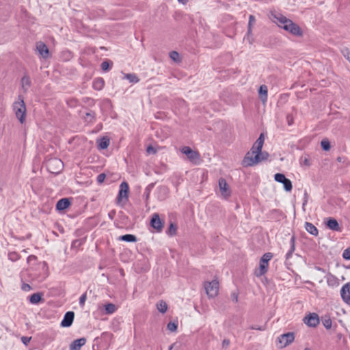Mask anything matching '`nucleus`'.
<instances>
[{
	"label": "nucleus",
	"instance_id": "nucleus-43",
	"mask_svg": "<svg viewBox=\"0 0 350 350\" xmlns=\"http://www.w3.org/2000/svg\"><path fill=\"white\" fill-rule=\"evenodd\" d=\"M105 174H100L98 176H97V182L98 183H103V181L105 180Z\"/></svg>",
	"mask_w": 350,
	"mask_h": 350
},
{
	"label": "nucleus",
	"instance_id": "nucleus-33",
	"mask_svg": "<svg viewBox=\"0 0 350 350\" xmlns=\"http://www.w3.org/2000/svg\"><path fill=\"white\" fill-rule=\"evenodd\" d=\"M321 145L324 150H329L330 149L329 142L327 139L322 140L321 142Z\"/></svg>",
	"mask_w": 350,
	"mask_h": 350
},
{
	"label": "nucleus",
	"instance_id": "nucleus-17",
	"mask_svg": "<svg viewBox=\"0 0 350 350\" xmlns=\"http://www.w3.org/2000/svg\"><path fill=\"white\" fill-rule=\"evenodd\" d=\"M75 317V313L72 311L67 312L64 317L63 320L61 322V326L63 327H70L73 322Z\"/></svg>",
	"mask_w": 350,
	"mask_h": 350
},
{
	"label": "nucleus",
	"instance_id": "nucleus-55",
	"mask_svg": "<svg viewBox=\"0 0 350 350\" xmlns=\"http://www.w3.org/2000/svg\"><path fill=\"white\" fill-rule=\"evenodd\" d=\"M172 348H173V345H171V346L170 347V348H169V350H172Z\"/></svg>",
	"mask_w": 350,
	"mask_h": 350
},
{
	"label": "nucleus",
	"instance_id": "nucleus-5",
	"mask_svg": "<svg viewBox=\"0 0 350 350\" xmlns=\"http://www.w3.org/2000/svg\"><path fill=\"white\" fill-rule=\"evenodd\" d=\"M129 185L123 182L120 185L119 193L117 198V203L120 206H123L128 201Z\"/></svg>",
	"mask_w": 350,
	"mask_h": 350
},
{
	"label": "nucleus",
	"instance_id": "nucleus-9",
	"mask_svg": "<svg viewBox=\"0 0 350 350\" xmlns=\"http://www.w3.org/2000/svg\"><path fill=\"white\" fill-rule=\"evenodd\" d=\"M285 31L294 36L302 37L304 36V31L301 28L293 21H291L286 27Z\"/></svg>",
	"mask_w": 350,
	"mask_h": 350
},
{
	"label": "nucleus",
	"instance_id": "nucleus-14",
	"mask_svg": "<svg viewBox=\"0 0 350 350\" xmlns=\"http://www.w3.org/2000/svg\"><path fill=\"white\" fill-rule=\"evenodd\" d=\"M304 322L310 327H316L319 323V318L316 313H310L304 317Z\"/></svg>",
	"mask_w": 350,
	"mask_h": 350
},
{
	"label": "nucleus",
	"instance_id": "nucleus-42",
	"mask_svg": "<svg viewBox=\"0 0 350 350\" xmlns=\"http://www.w3.org/2000/svg\"><path fill=\"white\" fill-rule=\"evenodd\" d=\"M87 296L86 294H83L79 299V304L83 307L85 304V302L86 301Z\"/></svg>",
	"mask_w": 350,
	"mask_h": 350
},
{
	"label": "nucleus",
	"instance_id": "nucleus-28",
	"mask_svg": "<svg viewBox=\"0 0 350 350\" xmlns=\"http://www.w3.org/2000/svg\"><path fill=\"white\" fill-rule=\"evenodd\" d=\"M42 295L40 293H33L29 297V301L33 304H36L41 301Z\"/></svg>",
	"mask_w": 350,
	"mask_h": 350
},
{
	"label": "nucleus",
	"instance_id": "nucleus-44",
	"mask_svg": "<svg viewBox=\"0 0 350 350\" xmlns=\"http://www.w3.org/2000/svg\"><path fill=\"white\" fill-rule=\"evenodd\" d=\"M31 339V337H27V336H23L21 338V341L23 342V343L25 345H27L29 344V342H30Z\"/></svg>",
	"mask_w": 350,
	"mask_h": 350
},
{
	"label": "nucleus",
	"instance_id": "nucleus-32",
	"mask_svg": "<svg viewBox=\"0 0 350 350\" xmlns=\"http://www.w3.org/2000/svg\"><path fill=\"white\" fill-rule=\"evenodd\" d=\"M177 323H175V322H170L167 325V328L169 331L170 332H176V329H177Z\"/></svg>",
	"mask_w": 350,
	"mask_h": 350
},
{
	"label": "nucleus",
	"instance_id": "nucleus-48",
	"mask_svg": "<svg viewBox=\"0 0 350 350\" xmlns=\"http://www.w3.org/2000/svg\"><path fill=\"white\" fill-rule=\"evenodd\" d=\"M230 345V340L228 339H225L222 342V346L224 347H227Z\"/></svg>",
	"mask_w": 350,
	"mask_h": 350
},
{
	"label": "nucleus",
	"instance_id": "nucleus-18",
	"mask_svg": "<svg viewBox=\"0 0 350 350\" xmlns=\"http://www.w3.org/2000/svg\"><path fill=\"white\" fill-rule=\"evenodd\" d=\"M326 226L329 229H330L332 230H334L336 232L341 231V228L339 226L338 222L334 218H332V217L328 218L327 220V222H326Z\"/></svg>",
	"mask_w": 350,
	"mask_h": 350
},
{
	"label": "nucleus",
	"instance_id": "nucleus-58",
	"mask_svg": "<svg viewBox=\"0 0 350 350\" xmlns=\"http://www.w3.org/2000/svg\"><path fill=\"white\" fill-rule=\"evenodd\" d=\"M304 350H311V349H310L308 348H306V349H304Z\"/></svg>",
	"mask_w": 350,
	"mask_h": 350
},
{
	"label": "nucleus",
	"instance_id": "nucleus-56",
	"mask_svg": "<svg viewBox=\"0 0 350 350\" xmlns=\"http://www.w3.org/2000/svg\"><path fill=\"white\" fill-rule=\"evenodd\" d=\"M254 156H255V154H250V157H254Z\"/></svg>",
	"mask_w": 350,
	"mask_h": 350
},
{
	"label": "nucleus",
	"instance_id": "nucleus-4",
	"mask_svg": "<svg viewBox=\"0 0 350 350\" xmlns=\"http://www.w3.org/2000/svg\"><path fill=\"white\" fill-rule=\"evenodd\" d=\"M180 151L183 154L187 155L188 159L193 164L198 165L200 163V155L198 152L192 150L189 146H183Z\"/></svg>",
	"mask_w": 350,
	"mask_h": 350
},
{
	"label": "nucleus",
	"instance_id": "nucleus-30",
	"mask_svg": "<svg viewBox=\"0 0 350 350\" xmlns=\"http://www.w3.org/2000/svg\"><path fill=\"white\" fill-rule=\"evenodd\" d=\"M166 232L170 237L176 235L177 232V226L174 224L171 223Z\"/></svg>",
	"mask_w": 350,
	"mask_h": 350
},
{
	"label": "nucleus",
	"instance_id": "nucleus-15",
	"mask_svg": "<svg viewBox=\"0 0 350 350\" xmlns=\"http://www.w3.org/2000/svg\"><path fill=\"white\" fill-rule=\"evenodd\" d=\"M340 295L344 302L350 306V282L345 284L342 287Z\"/></svg>",
	"mask_w": 350,
	"mask_h": 350
},
{
	"label": "nucleus",
	"instance_id": "nucleus-12",
	"mask_svg": "<svg viewBox=\"0 0 350 350\" xmlns=\"http://www.w3.org/2000/svg\"><path fill=\"white\" fill-rule=\"evenodd\" d=\"M274 178L277 182L281 183L284 185V188L286 191H291L292 190L293 186L291 181L286 178L283 174H275Z\"/></svg>",
	"mask_w": 350,
	"mask_h": 350
},
{
	"label": "nucleus",
	"instance_id": "nucleus-8",
	"mask_svg": "<svg viewBox=\"0 0 350 350\" xmlns=\"http://www.w3.org/2000/svg\"><path fill=\"white\" fill-rule=\"evenodd\" d=\"M295 340V334L293 332H288L280 335L278 338L280 348H284Z\"/></svg>",
	"mask_w": 350,
	"mask_h": 350
},
{
	"label": "nucleus",
	"instance_id": "nucleus-47",
	"mask_svg": "<svg viewBox=\"0 0 350 350\" xmlns=\"http://www.w3.org/2000/svg\"><path fill=\"white\" fill-rule=\"evenodd\" d=\"M245 39L249 42V43H250V44H252L253 43V41H254V40H253V38H252V33H251L250 34H249V33H247V36H246Z\"/></svg>",
	"mask_w": 350,
	"mask_h": 350
},
{
	"label": "nucleus",
	"instance_id": "nucleus-46",
	"mask_svg": "<svg viewBox=\"0 0 350 350\" xmlns=\"http://www.w3.org/2000/svg\"><path fill=\"white\" fill-rule=\"evenodd\" d=\"M286 120L289 126L293 124V118L291 116L288 115L286 117Z\"/></svg>",
	"mask_w": 350,
	"mask_h": 350
},
{
	"label": "nucleus",
	"instance_id": "nucleus-53",
	"mask_svg": "<svg viewBox=\"0 0 350 350\" xmlns=\"http://www.w3.org/2000/svg\"><path fill=\"white\" fill-rule=\"evenodd\" d=\"M132 81L133 83L134 82H137L138 81V79H137V77L134 75H133V79H132Z\"/></svg>",
	"mask_w": 350,
	"mask_h": 350
},
{
	"label": "nucleus",
	"instance_id": "nucleus-2",
	"mask_svg": "<svg viewBox=\"0 0 350 350\" xmlns=\"http://www.w3.org/2000/svg\"><path fill=\"white\" fill-rule=\"evenodd\" d=\"M12 110L20 123L24 124L26 119L27 109L22 96H18L17 99L13 103Z\"/></svg>",
	"mask_w": 350,
	"mask_h": 350
},
{
	"label": "nucleus",
	"instance_id": "nucleus-51",
	"mask_svg": "<svg viewBox=\"0 0 350 350\" xmlns=\"http://www.w3.org/2000/svg\"><path fill=\"white\" fill-rule=\"evenodd\" d=\"M232 296H233V297H234V301H235V302H237V301H238V295H237V294H235V293H233V294H232Z\"/></svg>",
	"mask_w": 350,
	"mask_h": 350
},
{
	"label": "nucleus",
	"instance_id": "nucleus-22",
	"mask_svg": "<svg viewBox=\"0 0 350 350\" xmlns=\"http://www.w3.org/2000/svg\"><path fill=\"white\" fill-rule=\"evenodd\" d=\"M70 203L68 199L62 198L59 200L56 204V208L58 211H63L67 208L70 206Z\"/></svg>",
	"mask_w": 350,
	"mask_h": 350
},
{
	"label": "nucleus",
	"instance_id": "nucleus-26",
	"mask_svg": "<svg viewBox=\"0 0 350 350\" xmlns=\"http://www.w3.org/2000/svg\"><path fill=\"white\" fill-rule=\"evenodd\" d=\"M105 314H110L114 313L116 310L117 307L113 304L109 303L107 304L104 305Z\"/></svg>",
	"mask_w": 350,
	"mask_h": 350
},
{
	"label": "nucleus",
	"instance_id": "nucleus-7",
	"mask_svg": "<svg viewBox=\"0 0 350 350\" xmlns=\"http://www.w3.org/2000/svg\"><path fill=\"white\" fill-rule=\"evenodd\" d=\"M46 167L51 173L57 174L63 168V162L57 158L51 159L47 161Z\"/></svg>",
	"mask_w": 350,
	"mask_h": 350
},
{
	"label": "nucleus",
	"instance_id": "nucleus-31",
	"mask_svg": "<svg viewBox=\"0 0 350 350\" xmlns=\"http://www.w3.org/2000/svg\"><path fill=\"white\" fill-rule=\"evenodd\" d=\"M170 57L175 62H180L179 53L176 51H171L170 53Z\"/></svg>",
	"mask_w": 350,
	"mask_h": 350
},
{
	"label": "nucleus",
	"instance_id": "nucleus-6",
	"mask_svg": "<svg viewBox=\"0 0 350 350\" xmlns=\"http://www.w3.org/2000/svg\"><path fill=\"white\" fill-rule=\"evenodd\" d=\"M206 293L209 297H215L217 295L219 291V282L214 280L211 282H206L204 283Z\"/></svg>",
	"mask_w": 350,
	"mask_h": 350
},
{
	"label": "nucleus",
	"instance_id": "nucleus-24",
	"mask_svg": "<svg viewBox=\"0 0 350 350\" xmlns=\"http://www.w3.org/2000/svg\"><path fill=\"white\" fill-rule=\"evenodd\" d=\"M104 81L101 78H97L93 81V88L96 90H100L104 87Z\"/></svg>",
	"mask_w": 350,
	"mask_h": 350
},
{
	"label": "nucleus",
	"instance_id": "nucleus-10",
	"mask_svg": "<svg viewBox=\"0 0 350 350\" xmlns=\"http://www.w3.org/2000/svg\"><path fill=\"white\" fill-rule=\"evenodd\" d=\"M272 17L273 22L275 23L279 27L282 28L284 30H285L286 27L291 21L281 14H273Z\"/></svg>",
	"mask_w": 350,
	"mask_h": 350
},
{
	"label": "nucleus",
	"instance_id": "nucleus-20",
	"mask_svg": "<svg viewBox=\"0 0 350 350\" xmlns=\"http://www.w3.org/2000/svg\"><path fill=\"white\" fill-rule=\"evenodd\" d=\"M267 87L265 85H261L258 90V94L260 100L263 103H265L267 100Z\"/></svg>",
	"mask_w": 350,
	"mask_h": 350
},
{
	"label": "nucleus",
	"instance_id": "nucleus-16",
	"mask_svg": "<svg viewBox=\"0 0 350 350\" xmlns=\"http://www.w3.org/2000/svg\"><path fill=\"white\" fill-rule=\"evenodd\" d=\"M36 50L39 55L44 59H46L49 56V51L46 45L42 42H38L36 43Z\"/></svg>",
	"mask_w": 350,
	"mask_h": 350
},
{
	"label": "nucleus",
	"instance_id": "nucleus-37",
	"mask_svg": "<svg viewBox=\"0 0 350 350\" xmlns=\"http://www.w3.org/2000/svg\"><path fill=\"white\" fill-rule=\"evenodd\" d=\"M342 257L346 260H350V247L344 250Z\"/></svg>",
	"mask_w": 350,
	"mask_h": 350
},
{
	"label": "nucleus",
	"instance_id": "nucleus-3",
	"mask_svg": "<svg viewBox=\"0 0 350 350\" xmlns=\"http://www.w3.org/2000/svg\"><path fill=\"white\" fill-rule=\"evenodd\" d=\"M273 256L272 253L267 252L261 257L259 262V267L254 271V274L256 277H260L267 272L269 261L273 258Z\"/></svg>",
	"mask_w": 350,
	"mask_h": 350
},
{
	"label": "nucleus",
	"instance_id": "nucleus-35",
	"mask_svg": "<svg viewBox=\"0 0 350 350\" xmlns=\"http://www.w3.org/2000/svg\"><path fill=\"white\" fill-rule=\"evenodd\" d=\"M249 24H248V33L250 34L252 32V25L255 21V18L253 15L250 16L249 18Z\"/></svg>",
	"mask_w": 350,
	"mask_h": 350
},
{
	"label": "nucleus",
	"instance_id": "nucleus-25",
	"mask_svg": "<svg viewBox=\"0 0 350 350\" xmlns=\"http://www.w3.org/2000/svg\"><path fill=\"white\" fill-rule=\"evenodd\" d=\"M300 165L302 166L310 167L311 165L310 159L309 155L304 154L299 159Z\"/></svg>",
	"mask_w": 350,
	"mask_h": 350
},
{
	"label": "nucleus",
	"instance_id": "nucleus-40",
	"mask_svg": "<svg viewBox=\"0 0 350 350\" xmlns=\"http://www.w3.org/2000/svg\"><path fill=\"white\" fill-rule=\"evenodd\" d=\"M323 323L327 329H330L332 327V322L330 319H325Z\"/></svg>",
	"mask_w": 350,
	"mask_h": 350
},
{
	"label": "nucleus",
	"instance_id": "nucleus-29",
	"mask_svg": "<svg viewBox=\"0 0 350 350\" xmlns=\"http://www.w3.org/2000/svg\"><path fill=\"white\" fill-rule=\"evenodd\" d=\"M109 145V139L107 137H103L98 142V147L100 149H105Z\"/></svg>",
	"mask_w": 350,
	"mask_h": 350
},
{
	"label": "nucleus",
	"instance_id": "nucleus-52",
	"mask_svg": "<svg viewBox=\"0 0 350 350\" xmlns=\"http://www.w3.org/2000/svg\"><path fill=\"white\" fill-rule=\"evenodd\" d=\"M178 1L180 3H183V5H185L187 3L188 0H178Z\"/></svg>",
	"mask_w": 350,
	"mask_h": 350
},
{
	"label": "nucleus",
	"instance_id": "nucleus-13",
	"mask_svg": "<svg viewBox=\"0 0 350 350\" xmlns=\"http://www.w3.org/2000/svg\"><path fill=\"white\" fill-rule=\"evenodd\" d=\"M163 221L160 219L158 213H154L150 219V226L156 230L157 232H160L163 228Z\"/></svg>",
	"mask_w": 350,
	"mask_h": 350
},
{
	"label": "nucleus",
	"instance_id": "nucleus-23",
	"mask_svg": "<svg viewBox=\"0 0 350 350\" xmlns=\"http://www.w3.org/2000/svg\"><path fill=\"white\" fill-rule=\"evenodd\" d=\"M305 228L310 234L317 236L318 234L317 228L311 223L306 222L305 224Z\"/></svg>",
	"mask_w": 350,
	"mask_h": 350
},
{
	"label": "nucleus",
	"instance_id": "nucleus-49",
	"mask_svg": "<svg viewBox=\"0 0 350 350\" xmlns=\"http://www.w3.org/2000/svg\"><path fill=\"white\" fill-rule=\"evenodd\" d=\"M251 329H256V330H260V331H262V330H264V329H265V327H261V326H256V325H255V326H252V327H251Z\"/></svg>",
	"mask_w": 350,
	"mask_h": 350
},
{
	"label": "nucleus",
	"instance_id": "nucleus-34",
	"mask_svg": "<svg viewBox=\"0 0 350 350\" xmlns=\"http://www.w3.org/2000/svg\"><path fill=\"white\" fill-rule=\"evenodd\" d=\"M8 258L12 261H16L19 258V255L16 252H11L8 254Z\"/></svg>",
	"mask_w": 350,
	"mask_h": 350
},
{
	"label": "nucleus",
	"instance_id": "nucleus-50",
	"mask_svg": "<svg viewBox=\"0 0 350 350\" xmlns=\"http://www.w3.org/2000/svg\"><path fill=\"white\" fill-rule=\"evenodd\" d=\"M293 250H294V246L292 247L291 251L286 254V259H288L291 256L292 252Z\"/></svg>",
	"mask_w": 350,
	"mask_h": 350
},
{
	"label": "nucleus",
	"instance_id": "nucleus-1",
	"mask_svg": "<svg viewBox=\"0 0 350 350\" xmlns=\"http://www.w3.org/2000/svg\"><path fill=\"white\" fill-rule=\"evenodd\" d=\"M264 141V134L261 133L253 144L251 150L247 152L244 157L242 161L243 166H254L268 159L269 153L267 152L262 151Z\"/></svg>",
	"mask_w": 350,
	"mask_h": 350
},
{
	"label": "nucleus",
	"instance_id": "nucleus-45",
	"mask_svg": "<svg viewBox=\"0 0 350 350\" xmlns=\"http://www.w3.org/2000/svg\"><path fill=\"white\" fill-rule=\"evenodd\" d=\"M22 83H23V85L25 86V85H27L29 86V84H30V81H29V79L28 77H23L22 79Z\"/></svg>",
	"mask_w": 350,
	"mask_h": 350
},
{
	"label": "nucleus",
	"instance_id": "nucleus-21",
	"mask_svg": "<svg viewBox=\"0 0 350 350\" xmlns=\"http://www.w3.org/2000/svg\"><path fill=\"white\" fill-rule=\"evenodd\" d=\"M325 278H326V282H327V284H328V286H332V287H335V286H338V284H339L338 280L334 275H333L330 273H328L326 275Z\"/></svg>",
	"mask_w": 350,
	"mask_h": 350
},
{
	"label": "nucleus",
	"instance_id": "nucleus-38",
	"mask_svg": "<svg viewBox=\"0 0 350 350\" xmlns=\"http://www.w3.org/2000/svg\"><path fill=\"white\" fill-rule=\"evenodd\" d=\"M100 66L103 70L107 71L109 69L110 64L108 62L105 61L101 63Z\"/></svg>",
	"mask_w": 350,
	"mask_h": 350
},
{
	"label": "nucleus",
	"instance_id": "nucleus-41",
	"mask_svg": "<svg viewBox=\"0 0 350 350\" xmlns=\"http://www.w3.org/2000/svg\"><path fill=\"white\" fill-rule=\"evenodd\" d=\"M21 289L23 291L28 292V291L31 290V286L29 284H26V283H23L22 284V286H21Z\"/></svg>",
	"mask_w": 350,
	"mask_h": 350
},
{
	"label": "nucleus",
	"instance_id": "nucleus-54",
	"mask_svg": "<svg viewBox=\"0 0 350 350\" xmlns=\"http://www.w3.org/2000/svg\"><path fill=\"white\" fill-rule=\"evenodd\" d=\"M135 241H136V237L134 235H133V242Z\"/></svg>",
	"mask_w": 350,
	"mask_h": 350
},
{
	"label": "nucleus",
	"instance_id": "nucleus-27",
	"mask_svg": "<svg viewBox=\"0 0 350 350\" xmlns=\"http://www.w3.org/2000/svg\"><path fill=\"white\" fill-rule=\"evenodd\" d=\"M157 310L164 314L167 310V304L165 301L161 300L157 304Z\"/></svg>",
	"mask_w": 350,
	"mask_h": 350
},
{
	"label": "nucleus",
	"instance_id": "nucleus-36",
	"mask_svg": "<svg viewBox=\"0 0 350 350\" xmlns=\"http://www.w3.org/2000/svg\"><path fill=\"white\" fill-rule=\"evenodd\" d=\"M146 152L149 154H155L157 152V150L152 146H148L146 148Z\"/></svg>",
	"mask_w": 350,
	"mask_h": 350
},
{
	"label": "nucleus",
	"instance_id": "nucleus-11",
	"mask_svg": "<svg viewBox=\"0 0 350 350\" xmlns=\"http://www.w3.org/2000/svg\"><path fill=\"white\" fill-rule=\"evenodd\" d=\"M218 184L221 196L225 199L229 198L231 195V191L226 180L224 178H221L219 179Z\"/></svg>",
	"mask_w": 350,
	"mask_h": 350
},
{
	"label": "nucleus",
	"instance_id": "nucleus-19",
	"mask_svg": "<svg viewBox=\"0 0 350 350\" xmlns=\"http://www.w3.org/2000/svg\"><path fill=\"white\" fill-rule=\"evenodd\" d=\"M86 342V340L84 338L77 339L74 340L70 345V350H80L81 347L83 346Z\"/></svg>",
	"mask_w": 350,
	"mask_h": 350
},
{
	"label": "nucleus",
	"instance_id": "nucleus-39",
	"mask_svg": "<svg viewBox=\"0 0 350 350\" xmlns=\"http://www.w3.org/2000/svg\"><path fill=\"white\" fill-rule=\"evenodd\" d=\"M118 239L121 240V241L131 242V234H126V235L121 236L118 238Z\"/></svg>",
	"mask_w": 350,
	"mask_h": 350
},
{
	"label": "nucleus",
	"instance_id": "nucleus-57",
	"mask_svg": "<svg viewBox=\"0 0 350 350\" xmlns=\"http://www.w3.org/2000/svg\"><path fill=\"white\" fill-rule=\"evenodd\" d=\"M318 270H319V271H323V269H321V268H318Z\"/></svg>",
	"mask_w": 350,
	"mask_h": 350
}]
</instances>
